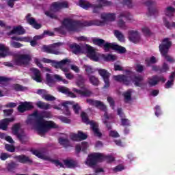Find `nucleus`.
<instances>
[{"label": "nucleus", "mask_w": 175, "mask_h": 175, "mask_svg": "<svg viewBox=\"0 0 175 175\" xmlns=\"http://www.w3.org/2000/svg\"><path fill=\"white\" fill-rule=\"evenodd\" d=\"M157 62H158V59L154 56H152L150 58H147L145 60V64L147 66H151V65H154V64H157Z\"/></svg>", "instance_id": "43"}, {"label": "nucleus", "mask_w": 175, "mask_h": 175, "mask_svg": "<svg viewBox=\"0 0 175 175\" xmlns=\"http://www.w3.org/2000/svg\"><path fill=\"white\" fill-rule=\"evenodd\" d=\"M8 55H10L9 47L3 44H0V58H5V57H8Z\"/></svg>", "instance_id": "30"}, {"label": "nucleus", "mask_w": 175, "mask_h": 175, "mask_svg": "<svg viewBox=\"0 0 175 175\" xmlns=\"http://www.w3.org/2000/svg\"><path fill=\"white\" fill-rule=\"evenodd\" d=\"M85 72L88 73V76H90L91 73H94V70H93L92 67L91 66H83Z\"/></svg>", "instance_id": "58"}, {"label": "nucleus", "mask_w": 175, "mask_h": 175, "mask_svg": "<svg viewBox=\"0 0 175 175\" xmlns=\"http://www.w3.org/2000/svg\"><path fill=\"white\" fill-rule=\"evenodd\" d=\"M0 138L1 139H5L8 143L13 144L14 143V141L10 136H6L5 134L0 133Z\"/></svg>", "instance_id": "49"}, {"label": "nucleus", "mask_w": 175, "mask_h": 175, "mask_svg": "<svg viewBox=\"0 0 175 175\" xmlns=\"http://www.w3.org/2000/svg\"><path fill=\"white\" fill-rule=\"evenodd\" d=\"M31 109H33V105L31 102L22 103L18 107V110L20 111V113H24V111H27V110H31Z\"/></svg>", "instance_id": "25"}, {"label": "nucleus", "mask_w": 175, "mask_h": 175, "mask_svg": "<svg viewBox=\"0 0 175 175\" xmlns=\"http://www.w3.org/2000/svg\"><path fill=\"white\" fill-rule=\"evenodd\" d=\"M81 117L82 118L83 122H84L87 125H88V124H90V125L91 126V128H92L93 132L94 133V135H96V136H98V137H100V136H102V133H100V132L99 131V129H98V124H96V122H95L94 121H90L88 120V116L87 115V113L85 112H82L81 113Z\"/></svg>", "instance_id": "12"}, {"label": "nucleus", "mask_w": 175, "mask_h": 175, "mask_svg": "<svg viewBox=\"0 0 175 175\" xmlns=\"http://www.w3.org/2000/svg\"><path fill=\"white\" fill-rule=\"evenodd\" d=\"M142 32L145 36H150V35H151V31H150V29L146 26L142 28Z\"/></svg>", "instance_id": "56"}, {"label": "nucleus", "mask_w": 175, "mask_h": 175, "mask_svg": "<svg viewBox=\"0 0 175 175\" xmlns=\"http://www.w3.org/2000/svg\"><path fill=\"white\" fill-rule=\"evenodd\" d=\"M32 154L38 157V158H40L41 159H44L45 161H50V157L46 154L44 152H40L39 150H32Z\"/></svg>", "instance_id": "33"}, {"label": "nucleus", "mask_w": 175, "mask_h": 175, "mask_svg": "<svg viewBox=\"0 0 175 175\" xmlns=\"http://www.w3.org/2000/svg\"><path fill=\"white\" fill-rule=\"evenodd\" d=\"M125 75H116L113 76L114 80L116 81H119L120 83H123L126 85H129L131 84V81H132L136 87H143L145 83L142 75H135V73L132 71L126 70Z\"/></svg>", "instance_id": "3"}, {"label": "nucleus", "mask_w": 175, "mask_h": 175, "mask_svg": "<svg viewBox=\"0 0 175 175\" xmlns=\"http://www.w3.org/2000/svg\"><path fill=\"white\" fill-rule=\"evenodd\" d=\"M69 5L66 1L62 2H55L52 3L49 11L45 12V15L47 17H51V18H57V15H55V12H58L60 9H64L68 8Z\"/></svg>", "instance_id": "9"}, {"label": "nucleus", "mask_w": 175, "mask_h": 175, "mask_svg": "<svg viewBox=\"0 0 175 175\" xmlns=\"http://www.w3.org/2000/svg\"><path fill=\"white\" fill-rule=\"evenodd\" d=\"M174 80H175V72H172L169 77V80L165 83V88L166 89L172 88V86L174 85Z\"/></svg>", "instance_id": "34"}, {"label": "nucleus", "mask_w": 175, "mask_h": 175, "mask_svg": "<svg viewBox=\"0 0 175 175\" xmlns=\"http://www.w3.org/2000/svg\"><path fill=\"white\" fill-rule=\"evenodd\" d=\"M175 8L172 6L166 8L165 13L167 17H173L174 16Z\"/></svg>", "instance_id": "44"}, {"label": "nucleus", "mask_w": 175, "mask_h": 175, "mask_svg": "<svg viewBox=\"0 0 175 175\" xmlns=\"http://www.w3.org/2000/svg\"><path fill=\"white\" fill-rule=\"evenodd\" d=\"M119 21L118 22V25L119 28L122 29H126V25L125 22L122 21V18H125L126 20H131V14L129 12H122L119 16Z\"/></svg>", "instance_id": "16"}, {"label": "nucleus", "mask_w": 175, "mask_h": 175, "mask_svg": "<svg viewBox=\"0 0 175 175\" xmlns=\"http://www.w3.org/2000/svg\"><path fill=\"white\" fill-rule=\"evenodd\" d=\"M59 143L61 146H63V147H68V146H70L69 140L66 136L59 137Z\"/></svg>", "instance_id": "41"}, {"label": "nucleus", "mask_w": 175, "mask_h": 175, "mask_svg": "<svg viewBox=\"0 0 175 175\" xmlns=\"http://www.w3.org/2000/svg\"><path fill=\"white\" fill-rule=\"evenodd\" d=\"M109 136H111V137H118L120 134L116 130H112L109 132Z\"/></svg>", "instance_id": "64"}, {"label": "nucleus", "mask_w": 175, "mask_h": 175, "mask_svg": "<svg viewBox=\"0 0 175 175\" xmlns=\"http://www.w3.org/2000/svg\"><path fill=\"white\" fill-rule=\"evenodd\" d=\"M114 33H115L116 38H117L119 42H125V37H124V35L122 34V33H121L118 30H116L114 31Z\"/></svg>", "instance_id": "46"}, {"label": "nucleus", "mask_w": 175, "mask_h": 175, "mask_svg": "<svg viewBox=\"0 0 175 175\" xmlns=\"http://www.w3.org/2000/svg\"><path fill=\"white\" fill-rule=\"evenodd\" d=\"M99 3L98 5H92L91 3L85 1V0H80L79 5L83 9H85L88 10V9H93L94 13H98L99 12V9L103 8V6H111V1H109L107 0H97Z\"/></svg>", "instance_id": "5"}, {"label": "nucleus", "mask_w": 175, "mask_h": 175, "mask_svg": "<svg viewBox=\"0 0 175 175\" xmlns=\"http://www.w3.org/2000/svg\"><path fill=\"white\" fill-rule=\"evenodd\" d=\"M59 92H62V94H65L67 96L70 98H77V95L75 94L70 90L68 89L66 87H60L58 88Z\"/></svg>", "instance_id": "32"}, {"label": "nucleus", "mask_w": 175, "mask_h": 175, "mask_svg": "<svg viewBox=\"0 0 175 175\" xmlns=\"http://www.w3.org/2000/svg\"><path fill=\"white\" fill-rule=\"evenodd\" d=\"M171 46L172 42H170V40H169V38H165L162 43L159 45V51L162 57L165 58L167 62H169L170 64H174L175 58L167 54V53H169V49H170Z\"/></svg>", "instance_id": "6"}, {"label": "nucleus", "mask_w": 175, "mask_h": 175, "mask_svg": "<svg viewBox=\"0 0 175 175\" xmlns=\"http://www.w3.org/2000/svg\"><path fill=\"white\" fill-rule=\"evenodd\" d=\"M88 148V143L86 142H83L81 144H77L75 146V150L77 152H80V151H83L85 152V150Z\"/></svg>", "instance_id": "35"}, {"label": "nucleus", "mask_w": 175, "mask_h": 175, "mask_svg": "<svg viewBox=\"0 0 175 175\" xmlns=\"http://www.w3.org/2000/svg\"><path fill=\"white\" fill-rule=\"evenodd\" d=\"M72 92H75L77 95H80L83 98L91 96L92 92L87 88H83L81 90L72 88Z\"/></svg>", "instance_id": "19"}, {"label": "nucleus", "mask_w": 175, "mask_h": 175, "mask_svg": "<svg viewBox=\"0 0 175 175\" xmlns=\"http://www.w3.org/2000/svg\"><path fill=\"white\" fill-rule=\"evenodd\" d=\"M159 81H162V83H165L166 81V79L163 77H158V76H153L152 77L148 78V84L150 87H154L159 83Z\"/></svg>", "instance_id": "20"}, {"label": "nucleus", "mask_w": 175, "mask_h": 175, "mask_svg": "<svg viewBox=\"0 0 175 175\" xmlns=\"http://www.w3.org/2000/svg\"><path fill=\"white\" fill-rule=\"evenodd\" d=\"M13 61L15 65H28L31 61V55L27 54L16 55Z\"/></svg>", "instance_id": "13"}, {"label": "nucleus", "mask_w": 175, "mask_h": 175, "mask_svg": "<svg viewBox=\"0 0 175 175\" xmlns=\"http://www.w3.org/2000/svg\"><path fill=\"white\" fill-rule=\"evenodd\" d=\"M40 39H43V36H36L33 40L31 41L30 40L31 46H32V47H35L37 44L36 40H39Z\"/></svg>", "instance_id": "50"}, {"label": "nucleus", "mask_w": 175, "mask_h": 175, "mask_svg": "<svg viewBox=\"0 0 175 175\" xmlns=\"http://www.w3.org/2000/svg\"><path fill=\"white\" fill-rule=\"evenodd\" d=\"M31 76L33 80H35L37 83H41L42 81V73L37 68H31Z\"/></svg>", "instance_id": "23"}, {"label": "nucleus", "mask_w": 175, "mask_h": 175, "mask_svg": "<svg viewBox=\"0 0 175 175\" xmlns=\"http://www.w3.org/2000/svg\"><path fill=\"white\" fill-rule=\"evenodd\" d=\"M57 118L58 120H60L62 122H64V124H69V122H70V120L65 116H58Z\"/></svg>", "instance_id": "61"}, {"label": "nucleus", "mask_w": 175, "mask_h": 175, "mask_svg": "<svg viewBox=\"0 0 175 175\" xmlns=\"http://www.w3.org/2000/svg\"><path fill=\"white\" fill-rule=\"evenodd\" d=\"M12 131L13 135L17 136L21 143L24 144L28 142V136L25 135V133H24V130L21 129V124H20V123L14 124Z\"/></svg>", "instance_id": "11"}, {"label": "nucleus", "mask_w": 175, "mask_h": 175, "mask_svg": "<svg viewBox=\"0 0 175 175\" xmlns=\"http://www.w3.org/2000/svg\"><path fill=\"white\" fill-rule=\"evenodd\" d=\"M16 161L21 163H27V162H31L29 158L25 155H20L16 157Z\"/></svg>", "instance_id": "42"}, {"label": "nucleus", "mask_w": 175, "mask_h": 175, "mask_svg": "<svg viewBox=\"0 0 175 175\" xmlns=\"http://www.w3.org/2000/svg\"><path fill=\"white\" fill-rule=\"evenodd\" d=\"M73 101H64L59 105H52V107L55 110H64V113L66 116H70V111H69V105H73Z\"/></svg>", "instance_id": "15"}, {"label": "nucleus", "mask_w": 175, "mask_h": 175, "mask_svg": "<svg viewBox=\"0 0 175 175\" xmlns=\"http://www.w3.org/2000/svg\"><path fill=\"white\" fill-rule=\"evenodd\" d=\"M88 57L92 61H94L95 62H98L99 61V53H96L93 47L88 46Z\"/></svg>", "instance_id": "21"}, {"label": "nucleus", "mask_w": 175, "mask_h": 175, "mask_svg": "<svg viewBox=\"0 0 175 175\" xmlns=\"http://www.w3.org/2000/svg\"><path fill=\"white\" fill-rule=\"evenodd\" d=\"M37 94H38V95H41L42 98H43V99H45V100H47L48 102L55 100V97L47 94V92L44 90H38Z\"/></svg>", "instance_id": "26"}, {"label": "nucleus", "mask_w": 175, "mask_h": 175, "mask_svg": "<svg viewBox=\"0 0 175 175\" xmlns=\"http://www.w3.org/2000/svg\"><path fill=\"white\" fill-rule=\"evenodd\" d=\"M132 90H129L123 94L126 103H128V102H131V100H132Z\"/></svg>", "instance_id": "40"}, {"label": "nucleus", "mask_w": 175, "mask_h": 175, "mask_svg": "<svg viewBox=\"0 0 175 175\" xmlns=\"http://www.w3.org/2000/svg\"><path fill=\"white\" fill-rule=\"evenodd\" d=\"M26 20L27 23H29L30 25H32V27H33V28L36 29H40V28L42 27V25L36 23V21H35V18L31 16V14L26 16Z\"/></svg>", "instance_id": "28"}, {"label": "nucleus", "mask_w": 175, "mask_h": 175, "mask_svg": "<svg viewBox=\"0 0 175 175\" xmlns=\"http://www.w3.org/2000/svg\"><path fill=\"white\" fill-rule=\"evenodd\" d=\"M125 170V167L122 164L118 165L111 169L113 173H118V172H122V170Z\"/></svg>", "instance_id": "48"}, {"label": "nucleus", "mask_w": 175, "mask_h": 175, "mask_svg": "<svg viewBox=\"0 0 175 175\" xmlns=\"http://www.w3.org/2000/svg\"><path fill=\"white\" fill-rule=\"evenodd\" d=\"M163 23H164V25H165V27L167 28H168L169 29H170V28H172V27H175V23H172V24L170 25V23H169V22L167 21H166L165 18H163Z\"/></svg>", "instance_id": "63"}, {"label": "nucleus", "mask_w": 175, "mask_h": 175, "mask_svg": "<svg viewBox=\"0 0 175 175\" xmlns=\"http://www.w3.org/2000/svg\"><path fill=\"white\" fill-rule=\"evenodd\" d=\"M52 117L53 114L51 111L36 110L28 116L26 124L32 126L40 133H46L49 129L58 128V125L53 121L44 120V118H51Z\"/></svg>", "instance_id": "2"}, {"label": "nucleus", "mask_w": 175, "mask_h": 175, "mask_svg": "<svg viewBox=\"0 0 175 175\" xmlns=\"http://www.w3.org/2000/svg\"><path fill=\"white\" fill-rule=\"evenodd\" d=\"M107 161V162H113L114 157L112 154H105L103 153H92L88 155L85 163L90 167H94L98 162Z\"/></svg>", "instance_id": "4"}, {"label": "nucleus", "mask_w": 175, "mask_h": 175, "mask_svg": "<svg viewBox=\"0 0 175 175\" xmlns=\"http://www.w3.org/2000/svg\"><path fill=\"white\" fill-rule=\"evenodd\" d=\"M72 109L75 113V114H79L80 113V111L81 110V107L78 103L73 104Z\"/></svg>", "instance_id": "59"}, {"label": "nucleus", "mask_w": 175, "mask_h": 175, "mask_svg": "<svg viewBox=\"0 0 175 175\" xmlns=\"http://www.w3.org/2000/svg\"><path fill=\"white\" fill-rule=\"evenodd\" d=\"M64 166L66 167H69L72 169V167H75L77 166V162L72 159H66L64 161Z\"/></svg>", "instance_id": "36"}, {"label": "nucleus", "mask_w": 175, "mask_h": 175, "mask_svg": "<svg viewBox=\"0 0 175 175\" xmlns=\"http://www.w3.org/2000/svg\"><path fill=\"white\" fill-rule=\"evenodd\" d=\"M118 116H120L121 118V125L122 126H131V120L129 119L125 118V114L122 111V109H118Z\"/></svg>", "instance_id": "22"}, {"label": "nucleus", "mask_w": 175, "mask_h": 175, "mask_svg": "<svg viewBox=\"0 0 175 175\" xmlns=\"http://www.w3.org/2000/svg\"><path fill=\"white\" fill-rule=\"evenodd\" d=\"M5 150H7L8 151H9L10 152H14L15 151V148L14 146H12V145H9V144H5Z\"/></svg>", "instance_id": "62"}, {"label": "nucleus", "mask_w": 175, "mask_h": 175, "mask_svg": "<svg viewBox=\"0 0 175 175\" xmlns=\"http://www.w3.org/2000/svg\"><path fill=\"white\" fill-rule=\"evenodd\" d=\"M53 77L56 81H62L64 84H68L69 81H68L66 79H62V77L58 75H53Z\"/></svg>", "instance_id": "51"}, {"label": "nucleus", "mask_w": 175, "mask_h": 175, "mask_svg": "<svg viewBox=\"0 0 175 175\" xmlns=\"http://www.w3.org/2000/svg\"><path fill=\"white\" fill-rule=\"evenodd\" d=\"M46 82L50 87H51V85H53L55 83L54 79L53 77H51L50 74H46Z\"/></svg>", "instance_id": "54"}, {"label": "nucleus", "mask_w": 175, "mask_h": 175, "mask_svg": "<svg viewBox=\"0 0 175 175\" xmlns=\"http://www.w3.org/2000/svg\"><path fill=\"white\" fill-rule=\"evenodd\" d=\"M93 43L97 46H102L103 44L105 51H109L110 49L118 51L120 54H122L126 51L125 48L123 46H119L116 43H105L104 40L102 39L95 38L93 40Z\"/></svg>", "instance_id": "8"}, {"label": "nucleus", "mask_w": 175, "mask_h": 175, "mask_svg": "<svg viewBox=\"0 0 175 175\" xmlns=\"http://www.w3.org/2000/svg\"><path fill=\"white\" fill-rule=\"evenodd\" d=\"M102 57L104 61H116L117 59V56L112 54L102 55Z\"/></svg>", "instance_id": "45"}, {"label": "nucleus", "mask_w": 175, "mask_h": 175, "mask_svg": "<svg viewBox=\"0 0 175 175\" xmlns=\"http://www.w3.org/2000/svg\"><path fill=\"white\" fill-rule=\"evenodd\" d=\"M146 4L148 6V14L149 16H157L158 14V10L152 7L154 5V1L149 0L146 1Z\"/></svg>", "instance_id": "27"}, {"label": "nucleus", "mask_w": 175, "mask_h": 175, "mask_svg": "<svg viewBox=\"0 0 175 175\" xmlns=\"http://www.w3.org/2000/svg\"><path fill=\"white\" fill-rule=\"evenodd\" d=\"M86 102L90 106H95V107H97L98 109H100V110H103V111H105L104 116L102 118L103 122L107 125V129L109 130L111 129V124H107V120L110 118L107 115V109L106 108V105H105V104H103L101 101H99L98 100H94L92 98H88L86 100Z\"/></svg>", "instance_id": "7"}, {"label": "nucleus", "mask_w": 175, "mask_h": 175, "mask_svg": "<svg viewBox=\"0 0 175 175\" xmlns=\"http://www.w3.org/2000/svg\"><path fill=\"white\" fill-rule=\"evenodd\" d=\"M88 79L93 85H98L99 84V80L95 76L89 75Z\"/></svg>", "instance_id": "47"}, {"label": "nucleus", "mask_w": 175, "mask_h": 175, "mask_svg": "<svg viewBox=\"0 0 175 175\" xmlns=\"http://www.w3.org/2000/svg\"><path fill=\"white\" fill-rule=\"evenodd\" d=\"M101 18L103 21H94L90 22H81L66 18L64 20L62 27L56 28L55 31L59 32V33H62L64 35L66 33V31L78 32V31H81L84 27H91V25H97L99 27L105 25L106 21H114V20H116V14L103 13L101 14Z\"/></svg>", "instance_id": "1"}, {"label": "nucleus", "mask_w": 175, "mask_h": 175, "mask_svg": "<svg viewBox=\"0 0 175 175\" xmlns=\"http://www.w3.org/2000/svg\"><path fill=\"white\" fill-rule=\"evenodd\" d=\"M61 44H62L61 42H57L49 46L44 45L42 46V51L49 53V54H55L56 55H58V54H61L59 51H58L59 50Z\"/></svg>", "instance_id": "14"}, {"label": "nucleus", "mask_w": 175, "mask_h": 175, "mask_svg": "<svg viewBox=\"0 0 175 175\" xmlns=\"http://www.w3.org/2000/svg\"><path fill=\"white\" fill-rule=\"evenodd\" d=\"M42 62H45L46 64H51L52 66L56 68V69H58L59 68H61L62 72H68V70H69V67H68V66L70 62V59H64L60 62H57L44 58L42 59Z\"/></svg>", "instance_id": "10"}, {"label": "nucleus", "mask_w": 175, "mask_h": 175, "mask_svg": "<svg viewBox=\"0 0 175 175\" xmlns=\"http://www.w3.org/2000/svg\"><path fill=\"white\" fill-rule=\"evenodd\" d=\"M24 33H25V29H24L23 27L19 25L14 27L12 30L8 33V35H24Z\"/></svg>", "instance_id": "29"}, {"label": "nucleus", "mask_w": 175, "mask_h": 175, "mask_svg": "<svg viewBox=\"0 0 175 175\" xmlns=\"http://www.w3.org/2000/svg\"><path fill=\"white\" fill-rule=\"evenodd\" d=\"M169 69V64H167L166 62H164L162 65V67L160 68V72L161 73H166Z\"/></svg>", "instance_id": "55"}, {"label": "nucleus", "mask_w": 175, "mask_h": 175, "mask_svg": "<svg viewBox=\"0 0 175 175\" xmlns=\"http://www.w3.org/2000/svg\"><path fill=\"white\" fill-rule=\"evenodd\" d=\"M98 72L104 80L105 82V88H108L110 86V82L109 81V77H110V74L107 72V70L105 69H98Z\"/></svg>", "instance_id": "18"}, {"label": "nucleus", "mask_w": 175, "mask_h": 175, "mask_svg": "<svg viewBox=\"0 0 175 175\" xmlns=\"http://www.w3.org/2000/svg\"><path fill=\"white\" fill-rule=\"evenodd\" d=\"M13 121H14V118L1 120L0 121V129H2L3 131H6V129H8V126L9 125V124H10V122H13Z\"/></svg>", "instance_id": "31"}, {"label": "nucleus", "mask_w": 175, "mask_h": 175, "mask_svg": "<svg viewBox=\"0 0 175 175\" xmlns=\"http://www.w3.org/2000/svg\"><path fill=\"white\" fill-rule=\"evenodd\" d=\"M70 47L72 49V53H74V54H80V53H83V49L77 44H73Z\"/></svg>", "instance_id": "39"}, {"label": "nucleus", "mask_w": 175, "mask_h": 175, "mask_svg": "<svg viewBox=\"0 0 175 175\" xmlns=\"http://www.w3.org/2000/svg\"><path fill=\"white\" fill-rule=\"evenodd\" d=\"M10 46L11 47H14V49H20L21 47H23V44L17 42L16 41L11 40Z\"/></svg>", "instance_id": "53"}, {"label": "nucleus", "mask_w": 175, "mask_h": 175, "mask_svg": "<svg viewBox=\"0 0 175 175\" xmlns=\"http://www.w3.org/2000/svg\"><path fill=\"white\" fill-rule=\"evenodd\" d=\"M34 62L38 66V68H42V72H49V73H51V70L47 67H43L42 65V63H40V59L38 58H34Z\"/></svg>", "instance_id": "38"}, {"label": "nucleus", "mask_w": 175, "mask_h": 175, "mask_svg": "<svg viewBox=\"0 0 175 175\" xmlns=\"http://www.w3.org/2000/svg\"><path fill=\"white\" fill-rule=\"evenodd\" d=\"M88 137L86 133H83L82 131H78V133H71L70 135V138L73 142H81V140H85Z\"/></svg>", "instance_id": "17"}, {"label": "nucleus", "mask_w": 175, "mask_h": 175, "mask_svg": "<svg viewBox=\"0 0 175 175\" xmlns=\"http://www.w3.org/2000/svg\"><path fill=\"white\" fill-rule=\"evenodd\" d=\"M71 63H72V61L70 60V64L68 65V70L66 72H64L65 76H66V79H68V80H72V79H73V77H75V75H73V74H72L70 72H69V66H70Z\"/></svg>", "instance_id": "57"}, {"label": "nucleus", "mask_w": 175, "mask_h": 175, "mask_svg": "<svg viewBox=\"0 0 175 175\" xmlns=\"http://www.w3.org/2000/svg\"><path fill=\"white\" fill-rule=\"evenodd\" d=\"M154 114L156 117H159L162 114V111H161V107L156 106L154 108Z\"/></svg>", "instance_id": "60"}, {"label": "nucleus", "mask_w": 175, "mask_h": 175, "mask_svg": "<svg viewBox=\"0 0 175 175\" xmlns=\"http://www.w3.org/2000/svg\"><path fill=\"white\" fill-rule=\"evenodd\" d=\"M129 39L133 43H137L140 40V34L137 31L131 30L129 31Z\"/></svg>", "instance_id": "24"}, {"label": "nucleus", "mask_w": 175, "mask_h": 175, "mask_svg": "<svg viewBox=\"0 0 175 175\" xmlns=\"http://www.w3.org/2000/svg\"><path fill=\"white\" fill-rule=\"evenodd\" d=\"M16 167H17V163L14 162H11L7 165V169L9 172H12Z\"/></svg>", "instance_id": "52"}, {"label": "nucleus", "mask_w": 175, "mask_h": 175, "mask_svg": "<svg viewBox=\"0 0 175 175\" xmlns=\"http://www.w3.org/2000/svg\"><path fill=\"white\" fill-rule=\"evenodd\" d=\"M36 105L39 109H42V110H49V109H51V105L50 104L42 101H38Z\"/></svg>", "instance_id": "37"}]
</instances>
